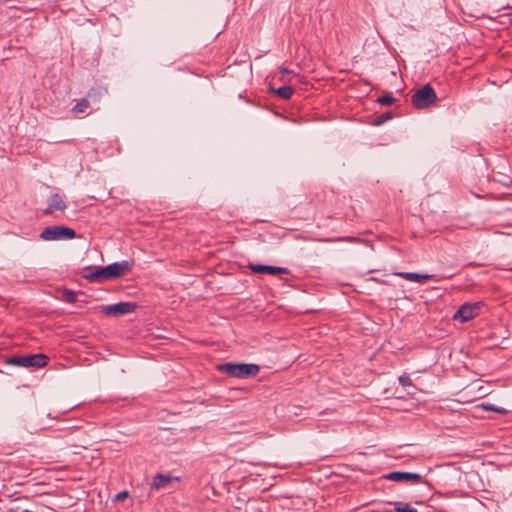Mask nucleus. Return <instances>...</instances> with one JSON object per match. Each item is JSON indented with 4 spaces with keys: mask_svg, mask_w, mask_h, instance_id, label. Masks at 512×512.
Returning a JSON list of instances; mask_svg holds the SVG:
<instances>
[{
    "mask_svg": "<svg viewBox=\"0 0 512 512\" xmlns=\"http://www.w3.org/2000/svg\"><path fill=\"white\" fill-rule=\"evenodd\" d=\"M437 100L435 90L430 84H426L412 95V105L417 109L427 108Z\"/></svg>",
    "mask_w": 512,
    "mask_h": 512,
    "instance_id": "4",
    "label": "nucleus"
},
{
    "mask_svg": "<svg viewBox=\"0 0 512 512\" xmlns=\"http://www.w3.org/2000/svg\"><path fill=\"white\" fill-rule=\"evenodd\" d=\"M396 276H399L405 280L417 282V283H424L427 280L433 279L434 275L432 274H419L415 272H398L394 273Z\"/></svg>",
    "mask_w": 512,
    "mask_h": 512,
    "instance_id": "12",
    "label": "nucleus"
},
{
    "mask_svg": "<svg viewBox=\"0 0 512 512\" xmlns=\"http://www.w3.org/2000/svg\"><path fill=\"white\" fill-rule=\"evenodd\" d=\"M480 407L483 408L484 410L493 411V412L499 413L501 415H506L508 413V411L505 408L496 407L493 404H489V403H483L480 405Z\"/></svg>",
    "mask_w": 512,
    "mask_h": 512,
    "instance_id": "16",
    "label": "nucleus"
},
{
    "mask_svg": "<svg viewBox=\"0 0 512 512\" xmlns=\"http://www.w3.org/2000/svg\"><path fill=\"white\" fill-rule=\"evenodd\" d=\"M377 102L381 105H392L395 102V98L392 94L387 93L378 98Z\"/></svg>",
    "mask_w": 512,
    "mask_h": 512,
    "instance_id": "18",
    "label": "nucleus"
},
{
    "mask_svg": "<svg viewBox=\"0 0 512 512\" xmlns=\"http://www.w3.org/2000/svg\"><path fill=\"white\" fill-rule=\"evenodd\" d=\"M133 264L128 261L115 262L106 267L98 268L97 270L85 275V278L90 282H101L104 280L115 279L127 274Z\"/></svg>",
    "mask_w": 512,
    "mask_h": 512,
    "instance_id": "1",
    "label": "nucleus"
},
{
    "mask_svg": "<svg viewBox=\"0 0 512 512\" xmlns=\"http://www.w3.org/2000/svg\"><path fill=\"white\" fill-rule=\"evenodd\" d=\"M128 496H129L128 491H121V492H119V493L115 496V499H116V500H124V499H126Z\"/></svg>",
    "mask_w": 512,
    "mask_h": 512,
    "instance_id": "22",
    "label": "nucleus"
},
{
    "mask_svg": "<svg viewBox=\"0 0 512 512\" xmlns=\"http://www.w3.org/2000/svg\"><path fill=\"white\" fill-rule=\"evenodd\" d=\"M384 478L390 481L410 482L413 484L424 482L420 474L405 471H393L384 475Z\"/></svg>",
    "mask_w": 512,
    "mask_h": 512,
    "instance_id": "7",
    "label": "nucleus"
},
{
    "mask_svg": "<svg viewBox=\"0 0 512 512\" xmlns=\"http://www.w3.org/2000/svg\"><path fill=\"white\" fill-rule=\"evenodd\" d=\"M137 305L131 302H120L113 305L103 306L102 312L106 315H124L133 312Z\"/></svg>",
    "mask_w": 512,
    "mask_h": 512,
    "instance_id": "8",
    "label": "nucleus"
},
{
    "mask_svg": "<svg viewBox=\"0 0 512 512\" xmlns=\"http://www.w3.org/2000/svg\"><path fill=\"white\" fill-rule=\"evenodd\" d=\"M66 207L67 206L62 200L61 196L58 193H55L51 196L50 202L48 203L47 208L44 210V214H51L56 210L64 211Z\"/></svg>",
    "mask_w": 512,
    "mask_h": 512,
    "instance_id": "11",
    "label": "nucleus"
},
{
    "mask_svg": "<svg viewBox=\"0 0 512 512\" xmlns=\"http://www.w3.org/2000/svg\"><path fill=\"white\" fill-rule=\"evenodd\" d=\"M76 237L74 229L65 226H48L40 234V238L45 241L70 240Z\"/></svg>",
    "mask_w": 512,
    "mask_h": 512,
    "instance_id": "5",
    "label": "nucleus"
},
{
    "mask_svg": "<svg viewBox=\"0 0 512 512\" xmlns=\"http://www.w3.org/2000/svg\"><path fill=\"white\" fill-rule=\"evenodd\" d=\"M48 361L49 358L44 354H31L11 356L6 360V363L18 367L43 368L48 364Z\"/></svg>",
    "mask_w": 512,
    "mask_h": 512,
    "instance_id": "3",
    "label": "nucleus"
},
{
    "mask_svg": "<svg viewBox=\"0 0 512 512\" xmlns=\"http://www.w3.org/2000/svg\"><path fill=\"white\" fill-rule=\"evenodd\" d=\"M217 369L236 378L254 377L260 371L259 365L247 363H224L218 365Z\"/></svg>",
    "mask_w": 512,
    "mask_h": 512,
    "instance_id": "2",
    "label": "nucleus"
},
{
    "mask_svg": "<svg viewBox=\"0 0 512 512\" xmlns=\"http://www.w3.org/2000/svg\"><path fill=\"white\" fill-rule=\"evenodd\" d=\"M23 512H32V511H30V510H24Z\"/></svg>",
    "mask_w": 512,
    "mask_h": 512,
    "instance_id": "23",
    "label": "nucleus"
},
{
    "mask_svg": "<svg viewBox=\"0 0 512 512\" xmlns=\"http://www.w3.org/2000/svg\"><path fill=\"white\" fill-rule=\"evenodd\" d=\"M63 300L68 303H75L77 301V294L73 290L70 289H64L62 293Z\"/></svg>",
    "mask_w": 512,
    "mask_h": 512,
    "instance_id": "15",
    "label": "nucleus"
},
{
    "mask_svg": "<svg viewBox=\"0 0 512 512\" xmlns=\"http://www.w3.org/2000/svg\"><path fill=\"white\" fill-rule=\"evenodd\" d=\"M179 480H180L179 477H172L169 475L157 474L153 478L152 487L155 489L165 488L173 481H179Z\"/></svg>",
    "mask_w": 512,
    "mask_h": 512,
    "instance_id": "13",
    "label": "nucleus"
},
{
    "mask_svg": "<svg viewBox=\"0 0 512 512\" xmlns=\"http://www.w3.org/2000/svg\"><path fill=\"white\" fill-rule=\"evenodd\" d=\"M396 512H418L415 508L411 507L408 503L395 502Z\"/></svg>",
    "mask_w": 512,
    "mask_h": 512,
    "instance_id": "17",
    "label": "nucleus"
},
{
    "mask_svg": "<svg viewBox=\"0 0 512 512\" xmlns=\"http://www.w3.org/2000/svg\"><path fill=\"white\" fill-rule=\"evenodd\" d=\"M102 97V92L100 89L91 88L86 96L74 105L72 111L75 113H86L89 108H91L92 104H98Z\"/></svg>",
    "mask_w": 512,
    "mask_h": 512,
    "instance_id": "6",
    "label": "nucleus"
},
{
    "mask_svg": "<svg viewBox=\"0 0 512 512\" xmlns=\"http://www.w3.org/2000/svg\"><path fill=\"white\" fill-rule=\"evenodd\" d=\"M398 380L403 387L412 386V380L407 373L400 375Z\"/></svg>",
    "mask_w": 512,
    "mask_h": 512,
    "instance_id": "20",
    "label": "nucleus"
},
{
    "mask_svg": "<svg viewBox=\"0 0 512 512\" xmlns=\"http://www.w3.org/2000/svg\"><path fill=\"white\" fill-rule=\"evenodd\" d=\"M479 309L478 304H463L454 314L453 318L455 320H460L461 322H467L479 314Z\"/></svg>",
    "mask_w": 512,
    "mask_h": 512,
    "instance_id": "9",
    "label": "nucleus"
},
{
    "mask_svg": "<svg viewBox=\"0 0 512 512\" xmlns=\"http://www.w3.org/2000/svg\"><path fill=\"white\" fill-rule=\"evenodd\" d=\"M273 92L276 93L280 98L287 100L291 98L294 90L291 86L285 85L277 89H273Z\"/></svg>",
    "mask_w": 512,
    "mask_h": 512,
    "instance_id": "14",
    "label": "nucleus"
},
{
    "mask_svg": "<svg viewBox=\"0 0 512 512\" xmlns=\"http://www.w3.org/2000/svg\"><path fill=\"white\" fill-rule=\"evenodd\" d=\"M391 118H392L391 112L383 113V114L377 116V118L375 119V124L381 125V124L385 123L386 121L390 120Z\"/></svg>",
    "mask_w": 512,
    "mask_h": 512,
    "instance_id": "19",
    "label": "nucleus"
},
{
    "mask_svg": "<svg viewBox=\"0 0 512 512\" xmlns=\"http://www.w3.org/2000/svg\"><path fill=\"white\" fill-rule=\"evenodd\" d=\"M250 269L254 273H259V274L278 275V274H287L288 273L287 268L270 266V265H261V264L250 265Z\"/></svg>",
    "mask_w": 512,
    "mask_h": 512,
    "instance_id": "10",
    "label": "nucleus"
},
{
    "mask_svg": "<svg viewBox=\"0 0 512 512\" xmlns=\"http://www.w3.org/2000/svg\"><path fill=\"white\" fill-rule=\"evenodd\" d=\"M281 77L280 80L283 82H290V79L286 78V76L291 75L293 72L286 67H280L279 69Z\"/></svg>",
    "mask_w": 512,
    "mask_h": 512,
    "instance_id": "21",
    "label": "nucleus"
}]
</instances>
